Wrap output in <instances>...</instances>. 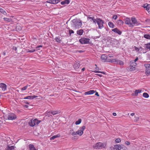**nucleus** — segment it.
<instances>
[{"label": "nucleus", "instance_id": "nucleus-1", "mask_svg": "<svg viewBox=\"0 0 150 150\" xmlns=\"http://www.w3.org/2000/svg\"><path fill=\"white\" fill-rule=\"evenodd\" d=\"M72 26L74 29H76L80 28L82 25L81 21L77 19H74L72 21Z\"/></svg>", "mask_w": 150, "mask_h": 150}, {"label": "nucleus", "instance_id": "nucleus-2", "mask_svg": "<svg viewBox=\"0 0 150 150\" xmlns=\"http://www.w3.org/2000/svg\"><path fill=\"white\" fill-rule=\"evenodd\" d=\"M105 146V143L98 142L93 145V148L96 149H100L104 148Z\"/></svg>", "mask_w": 150, "mask_h": 150}, {"label": "nucleus", "instance_id": "nucleus-3", "mask_svg": "<svg viewBox=\"0 0 150 150\" xmlns=\"http://www.w3.org/2000/svg\"><path fill=\"white\" fill-rule=\"evenodd\" d=\"M137 65V64L136 62H132L131 61L129 67L127 68V70L128 71H133L135 70Z\"/></svg>", "mask_w": 150, "mask_h": 150}, {"label": "nucleus", "instance_id": "nucleus-4", "mask_svg": "<svg viewBox=\"0 0 150 150\" xmlns=\"http://www.w3.org/2000/svg\"><path fill=\"white\" fill-rule=\"evenodd\" d=\"M6 118L8 120H13L16 118V116L13 113H9L5 116Z\"/></svg>", "mask_w": 150, "mask_h": 150}, {"label": "nucleus", "instance_id": "nucleus-5", "mask_svg": "<svg viewBox=\"0 0 150 150\" xmlns=\"http://www.w3.org/2000/svg\"><path fill=\"white\" fill-rule=\"evenodd\" d=\"M90 39L89 38H83L79 39V41L82 44H88L89 43Z\"/></svg>", "mask_w": 150, "mask_h": 150}, {"label": "nucleus", "instance_id": "nucleus-6", "mask_svg": "<svg viewBox=\"0 0 150 150\" xmlns=\"http://www.w3.org/2000/svg\"><path fill=\"white\" fill-rule=\"evenodd\" d=\"M97 23L98 25V27L99 29H101L103 27V24L104 22L100 18H96V23Z\"/></svg>", "mask_w": 150, "mask_h": 150}, {"label": "nucleus", "instance_id": "nucleus-7", "mask_svg": "<svg viewBox=\"0 0 150 150\" xmlns=\"http://www.w3.org/2000/svg\"><path fill=\"white\" fill-rule=\"evenodd\" d=\"M146 68L145 74L147 76L150 75V64H146L144 65Z\"/></svg>", "mask_w": 150, "mask_h": 150}, {"label": "nucleus", "instance_id": "nucleus-8", "mask_svg": "<svg viewBox=\"0 0 150 150\" xmlns=\"http://www.w3.org/2000/svg\"><path fill=\"white\" fill-rule=\"evenodd\" d=\"M86 129V127L85 126H83L82 127L80 128V130H78L77 131V134L78 135L81 136L83 133V131Z\"/></svg>", "mask_w": 150, "mask_h": 150}, {"label": "nucleus", "instance_id": "nucleus-9", "mask_svg": "<svg viewBox=\"0 0 150 150\" xmlns=\"http://www.w3.org/2000/svg\"><path fill=\"white\" fill-rule=\"evenodd\" d=\"M125 23L129 25V27H133L132 24L131 22L130 19L129 18H127L125 19Z\"/></svg>", "mask_w": 150, "mask_h": 150}, {"label": "nucleus", "instance_id": "nucleus-10", "mask_svg": "<svg viewBox=\"0 0 150 150\" xmlns=\"http://www.w3.org/2000/svg\"><path fill=\"white\" fill-rule=\"evenodd\" d=\"M87 20L88 21H89L91 22H93V23L96 24V19H95L93 16L91 17L90 16H87Z\"/></svg>", "mask_w": 150, "mask_h": 150}, {"label": "nucleus", "instance_id": "nucleus-11", "mask_svg": "<svg viewBox=\"0 0 150 150\" xmlns=\"http://www.w3.org/2000/svg\"><path fill=\"white\" fill-rule=\"evenodd\" d=\"M131 21L132 22V24L133 27L137 25H138V22L135 17H132L131 18Z\"/></svg>", "mask_w": 150, "mask_h": 150}, {"label": "nucleus", "instance_id": "nucleus-12", "mask_svg": "<svg viewBox=\"0 0 150 150\" xmlns=\"http://www.w3.org/2000/svg\"><path fill=\"white\" fill-rule=\"evenodd\" d=\"M112 31L115 33L118 34L119 35H121L122 33V32L120 30L117 28H115L112 29Z\"/></svg>", "mask_w": 150, "mask_h": 150}, {"label": "nucleus", "instance_id": "nucleus-13", "mask_svg": "<svg viewBox=\"0 0 150 150\" xmlns=\"http://www.w3.org/2000/svg\"><path fill=\"white\" fill-rule=\"evenodd\" d=\"M117 59H108L107 60V62H110L111 63L116 64V63H117Z\"/></svg>", "mask_w": 150, "mask_h": 150}, {"label": "nucleus", "instance_id": "nucleus-14", "mask_svg": "<svg viewBox=\"0 0 150 150\" xmlns=\"http://www.w3.org/2000/svg\"><path fill=\"white\" fill-rule=\"evenodd\" d=\"M143 7L146 8V9L148 12L150 13V5L147 4H145L143 5Z\"/></svg>", "mask_w": 150, "mask_h": 150}, {"label": "nucleus", "instance_id": "nucleus-15", "mask_svg": "<svg viewBox=\"0 0 150 150\" xmlns=\"http://www.w3.org/2000/svg\"><path fill=\"white\" fill-rule=\"evenodd\" d=\"M142 92V90L141 89H137L134 92V93L132 94V96L133 95H134L135 96H137L138 94L139 93H141Z\"/></svg>", "mask_w": 150, "mask_h": 150}, {"label": "nucleus", "instance_id": "nucleus-16", "mask_svg": "<svg viewBox=\"0 0 150 150\" xmlns=\"http://www.w3.org/2000/svg\"><path fill=\"white\" fill-rule=\"evenodd\" d=\"M59 1V0H52L47 1L46 2L47 3L54 4L58 3Z\"/></svg>", "mask_w": 150, "mask_h": 150}, {"label": "nucleus", "instance_id": "nucleus-17", "mask_svg": "<svg viewBox=\"0 0 150 150\" xmlns=\"http://www.w3.org/2000/svg\"><path fill=\"white\" fill-rule=\"evenodd\" d=\"M0 87L3 91H4L6 89V86L4 83H1Z\"/></svg>", "mask_w": 150, "mask_h": 150}, {"label": "nucleus", "instance_id": "nucleus-18", "mask_svg": "<svg viewBox=\"0 0 150 150\" xmlns=\"http://www.w3.org/2000/svg\"><path fill=\"white\" fill-rule=\"evenodd\" d=\"M95 91L93 90H91L88 91L86 92L84 94L85 95H91L94 94Z\"/></svg>", "mask_w": 150, "mask_h": 150}, {"label": "nucleus", "instance_id": "nucleus-19", "mask_svg": "<svg viewBox=\"0 0 150 150\" xmlns=\"http://www.w3.org/2000/svg\"><path fill=\"white\" fill-rule=\"evenodd\" d=\"M14 147L13 146L8 145L5 148L6 150H13Z\"/></svg>", "mask_w": 150, "mask_h": 150}, {"label": "nucleus", "instance_id": "nucleus-20", "mask_svg": "<svg viewBox=\"0 0 150 150\" xmlns=\"http://www.w3.org/2000/svg\"><path fill=\"white\" fill-rule=\"evenodd\" d=\"M101 59L103 60L104 62H107V56L105 55V54H102L101 55Z\"/></svg>", "mask_w": 150, "mask_h": 150}, {"label": "nucleus", "instance_id": "nucleus-21", "mask_svg": "<svg viewBox=\"0 0 150 150\" xmlns=\"http://www.w3.org/2000/svg\"><path fill=\"white\" fill-rule=\"evenodd\" d=\"M28 123L29 125L31 127H34L35 126V124L34 123L33 120L32 119L29 120Z\"/></svg>", "mask_w": 150, "mask_h": 150}, {"label": "nucleus", "instance_id": "nucleus-22", "mask_svg": "<svg viewBox=\"0 0 150 150\" xmlns=\"http://www.w3.org/2000/svg\"><path fill=\"white\" fill-rule=\"evenodd\" d=\"M116 64H118L120 65H123L124 64V62L122 61L117 59Z\"/></svg>", "mask_w": 150, "mask_h": 150}, {"label": "nucleus", "instance_id": "nucleus-23", "mask_svg": "<svg viewBox=\"0 0 150 150\" xmlns=\"http://www.w3.org/2000/svg\"><path fill=\"white\" fill-rule=\"evenodd\" d=\"M29 147L30 150H37L34 146L32 144H30L29 145Z\"/></svg>", "mask_w": 150, "mask_h": 150}, {"label": "nucleus", "instance_id": "nucleus-24", "mask_svg": "<svg viewBox=\"0 0 150 150\" xmlns=\"http://www.w3.org/2000/svg\"><path fill=\"white\" fill-rule=\"evenodd\" d=\"M70 3V1L69 0H64L61 2V4L62 5H64L66 4H68Z\"/></svg>", "mask_w": 150, "mask_h": 150}, {"label": "nucleus", "instance_id": "nucleus-25", "mask_svg": "<svg viewBox=\"0 0 150 150\" xmlns=\"http://www.w3.org/2000/svg\"><path fill=\"white\" fill-rule=\"evenodd\" d=\"M34 123L35 124V126L38 125L40 122V120H39L37 119H35L33 120Z\"/></svg>", "mask_w": 150, "mask_h": 150}, {"label": "nucleus", "instance_id": "nucleus-26", "mask_svg": "<svg viewBox=\"0 0 150 150\" xmlns=\"http://www.w3.org/2000/svg\"><path fill=\"white\" fill-rule=\"evenodd\" d=\"M83 33V30L82 29H80L77 31V34L79 35H82Z\"/></svg>", "mask_w": 150, "mask_h": 150}, {"label": "nucleus", "instance_id": "nucleus-27", "mask_svg": "<svg viewBox=\"0 0 150 150\" xmlns=\"http://www.w3.org/2000/svg\"><path fill=\"white\" fill-rule=\"evenodd\" d=\"M117 23L118 25H121L123 24L124 22L122 20H119L117 21Z\"/></svg>", "mask_w": 150, "mask_h": 150}, {"label": "nucleus", "instance_id": "nucleus-28", "mask_svg": "<svg viewBox=\"0 0 150 150\" xmlns=\"http://www.w3.org/2000/svg\"><path fill=\"white\" fill-rule=\"evenodd\" d=\"M60 135L59 134H57V135H54L52 137L50 138V139L51 140L54 139L55 138L57 137H60Z\"/></svg>", "mask_w": 150, "mask_h": 150}, {"label": "nucleus", "instance_id": "nucleus-29", "mask_svg": "<svg viewBox=\"0 0 150 150\" xmlns=\"http://www.w3.org/2000/svg\"><path fill=\"white\" fill-rule=\"evenodd\" d=\"M108 25L110 28H113L115 27V25L112 22H109L108 23Z\"/></svg>", "mask_w": 150, "mask_h": 150}, {"label": "nucleus", "instance_id": "nucleus-30", "mask_svg": "<svg viewBox=\"0 0 150 150\" xmlns=\"http://www.w3.org/2000/svg\"><path fill=\"white\" fill-rule=\"evenodd\" d=\"M74 68L76 69H78L79 67V64L77 63H75L74 65Z\"/></svg>", "mask_w": 150, "mask_h": 150}, {"label": "nucleus", "instance_id": "nucleus-31", "mask_svg": "<svg viewBox=\"0 0 150 150\" xmlns=\"http://www.w3.org/2000/svg\"><path fill=\"white\" fill-rule=\"evenodd\" d=\"M134 48H135V50L137 52H139L140 50H142V48L141 47H140L139 48H138L137 47H136L134 46Z\"/></svg>", "mask_w": 150, "mask_h": 150}, {"label": "nucleus", "instance_id": "nucleus-32", "mask_svg": "<svg viewBox=\"0 0 150 150\" xmlns=\"http://www.w3.org/2000/svg\"><path fill=\"white\" fill-rule=\"evenodd\" d=\"M143 96L146 98H148L149 97V94L146 93H144L143 94Z\"/></svg>", "mask_w": 150, "mask_h": 150}, {"label": "nucleus", "instance_id": "nucleus-33", "mask_svg": "<svg viewBox=\"0 0 150 150\" xmlns=\"http://www.w3.org/2000/svg\"><path fill=\"white\" fill-rule=\"evenodd\" d=\"M16 30L17 31H19L21 30V28L20 25H18L16 26Z\"/></svg>", "mask_w": 150, "mask_h": 150}, {"label": "nucleus", "instance_id": "nucleus-34", "mask_svg": "<svg viewBox=\"0 0 150 150\" xmlns=\"http://www.w3.org/2000/svg\"><path fill=\"white\" fill-rule=\"evenodd\" d=\"M144 37L147 39H150V35L145 34L144 35Z\"/></svg>", "mask_w": 150, "mask_h": 150}, {"label": "nucleus", "instance_id": "nucleus-35", "mask_svg": "<svg viewBox=\"0 0 150 150\" xmlns=\"http://www.w3.org/2000/svg\"><path fill=\"white\" fill-rule=\"evenodd\" d=\"M0 12L3 13L4 15H6L7 14L6 11L1 8L0 9Z\"/></svg>", "mask_w": 150, "mask_h": 150}, {"label": "nucleus", "instance_id": "nucleus-36", "mask_svg": "<svg viewBox=\"0 0 150 150\" xmlns=\"http://www.w3.org/2000/svg\"><path fill=\"white\" fill-rule=\"evenodd\" d=\"M53 115H54L56 114H58L59 113V112L58 111H51L50 112Z\"/></svg>", "mask_w": 150, "mask_h": 150}, {"label": "nucleus", "instance_id": "nucleus-37", "mask_svg": "<svg viewBox=\"0 0 150 150\" xmlns=\"http://www.w3.org/2000/svg\"><path fill=\"white\" fill-rule=\"evenodd\" d=\"M81 120L80 119H79L78 120L76 121L75 122V124L76 125H78L81 123Z\"/></svg>", "mask_w": 150, "mask_h": 150}, {"label": "nucleus", "instance_id": "nucleus-38", "mask_svg": "<svg viewBox=\"0 0 150 150\" xmlns=\"http://www.w3.org/2000/svg\"><path fill=\"white\" fill-rule=\"evenodd\" d=\"M54 40L56 42H61V40L60 39V38H59L58 37H56Z\"/></svg>", "mask_w": 150, "mask_h": 150}, {"label": "nucleus", "instance_id": "nucleus-39", "mask_svg": "<svg viewBox=\"0 0 150 150\" xmlns=\"http://www.w3.org/2000/svg\"><path fill=\"white\" fill-rule=\"evenodd\" d=\"M93 72H94L95 73H101L102 74H105V73L104 72H103V71H92Z\"/></svg>", "mask_w": 150, "mask_h": 150}, {"label": "nucleus", "instance_id": "nucleus-40", "mask_svg": "<svg viewBox=\"0 0 150 150\" xmlns=\"http://www.w3.org/2000/svg\"><path fill=\"white\" fill-rule=\"evenodd\" d=\"M71 131H73V132H72L71 134L72 135L75 136V135H77V134L76 133L77 131L76 132H74V131H73V130H71L70 131V132H71Z\"/></svg>", "mask_w": 150, "mask_h": 150}, {"label": "nucleus", "instance_id": "nucleus-41", "mask_svg": "<svg viewBox=\"0 0 150 150\" xmlns=\"http://www.w3.org/2000/svg\"><path fill=\"white\" fill-rule=\"evenodd\" d=\"M121 141V139L120 138H117L115 140V142L116 143H117L120 142Z\"/></svg>", "mask_w": 150, "mask_h": 150}, {"label": "nucleus", "instance_id": "nucleus-42", "mask_svg": "<svg viewBox=\"0 0 150 150\" xmlns=\"http://www.w3.org/2000/svg\"><path fill=\"white\" fill-rule=\"evenodd\" d=\"M3 19L4 20L6 21H7V22H10L11 21V19L6 17H4V18Z\"/></svg>", "mask_w": 150, "mask_h": 150}, {"label": "nucleus", "instance_id": "nucleus-43", "mask_svg": "<svg viewBox=\"0 0 150 150\" xmlns=\"http://www.w3.org/2000/svg\"><path fill=\"white\" fill-rule=\"evenodd\" d=\"M146 48L150 50V42L145 44Z\"/></svg>", "mask_w": 150, "mask_h": 150}, {"label": "nucleus", "instance_id": "nucleus-44", "mask_svg": "<svg viewBox=\"0 0 150 150\" xmlns=\"http://www.w3.org/2000/svg\"><path fill=\"white\" fill-rule=\"evenodd\" d=\"M28 85H27L26 86H24L22 88H21V90L22 91H25L28 88Z\"/></svg>", "mask_w": 150, "mask_h": 150}, {"label": "nucleus", "instance_id": "nucleus-45", "mask_svg": "<svg viewBox=\"0 0 150 150\" xmlns=\"http://www.w3.org/2000/svg\"><path fill=\"white\" fill-rule=\"evenodd\" d=\"M24 99H31V96H27L25 97L24 98Z\"/></svg>", "mask_w": 150, "mask_h": 150}, {"label": "nucleus", "instance_id": "nucleus-46", "mask_svg": "<svg viewBox=\"0 0 150 150\" xmlns=\"http://www.w3.org/2000/svg\"><path fill=\"white\" fill-rule=\"evenodd\" d=\"M117 16L116 15H114L112 17V19L114 20H116L117 18Z\"/></svg>", "mask_w": 150, "mask_h": 150}, {"label": "nucleus", "instance_id": "nucleus-47", "mask_svg": "<svg viewBox=\"0 0 150 150\" xmlns=\"http://www.w3.org/2000/svg\"><path fill=\"white\" fill-rule=\"evenodd\" d=\"M74 33V31L71 30H69V33L70 34H71V33Z\"/></svg>", "mask_w": 150, "mask_h": 150}, {"label": "nucleus", "instance_id": "nucleus-48", "mask_svg": "<svg viewBox=\"0 0 150 150\" xmlns=\"http://www.w3.org/2000/svg\"><path fill=\"white\" fill-rule=\"evenodd\" d=\"M125 144L127 145H130V143L129 142L126 141L125 142Z\"/></svg>", "mask_w": 150, "mask_h": 150}, {"label": "nucleus", "instance_id": "nucleus-49", "mask_svg": "<svg viewBox=\"0 0 150 150\" xmlns=\"http://www.w3.org/2000/svg\"><path fill=\"white\" fill-rule=\"evenodd\" d=\"M31 99H33L35 98L36 97H38V96L34 95L33 96H31Z\"/></svg>", "mask_w": 150, "mask_h": 150}, {"label": "nucleus", "instance_id": "nucleus-50", "mask_svg": "<svg viewBox=\"0 0 150 150\" xmlns=\"http://www.w3.org/2000/svg\"><path fill=\"white\" fill-rule=\"evenodd\" d=\"M138 59V58L137 57L136 59H135L134 61H131L132 62H136L137 61V60Z\"/></svg>", "mask_w": 150, "mask_h": 150}, {"label": "nucleus", "instance_id": "nucleus-51", "mask_svg": "<svg viewBox=\"0 0 150 150\" xmlns=\"http://www.w3.org/2000/svg\"><path fill=\"white\" fill-rule=\"evenodd\" d=\"M35 51V49H33V50H30L29 52H34Z\"/></svg>", "mask_w": 150, "mask_h": 150}, {"label": "nucleus", "instance_id": "nucleus-52", "mask_svg": "<svg viewBox=\"0 0 150 150\" xmlns=\"http://www.w3.org/2000/svg\"><path fill=\"white\" fill-rule=\"evenodd\" d=\"M42 47V45H41L38 46H37V47H36V49H37V48H40V47Z\"/></svg>", "mask_w": 150, "mask_h": 150}, {"label": "nucleus", "instance_id": "nucleus-53", "mask_svg": "<svg viewBox=\"0 0 150 150\" xmlns=\"http://www.w3.org/2000/svg\"><path fill=\"white\" fill-rule=\"evenodd\" d=\"M108 56L109 57L111 58V57H113V55L112 54H109L108 55Z\"/></svg>", "mask_w": 150, "mask_h": 150}, {"label": "nucleus", "instance_id": "nucleus-54", "mask_svg": "<svg viewBox=\"0 0 150 150\" xmlns=\"http://www.w3.org/2000/svg\"><path fill=\"white\" fill-rule=\"evenodd\" d=\"M96 75H97L98 76H99L100 77H101L102 76V75L100 74H97Z\"/></svg>", "mask_w": 150, "mask_h": 150}, {"label": "nucleus", "instance_id": "nucleus-55", "mask_svg": "<svg viewBox=\"0 0 150 150\" xmlns=\"http://www.w3.org/2000/svg\"><path fill=\"white\" fill-rule=\"evenodd\" d=\"M95 95L97 96H99L98 92H96Z\"/></svg>", "mask_w": 150, "mask_h": 150}, {"label": "nucleus", "instance_id": "nucleus-56", "mask_svg": "<svg viewBox=\"0 0 150 150\" xmlns=\"http://www.w3.org/2000/svg\"><path fill=\"white\" fill-rule=\"evenodd\" d=\"M112 115L114 116H116V115H117V114H116V113L113 112L112 113Z\"/></svg>", "mask_w": 150, "mask_h": 150}, {"label": "nucleus", "instance_id": "nucleus-57", "mask_svg": "<svg viewBox=\"0 0 150 150\" xmlns=\"http://www.w3.org/2000/svg\"><path fill=\"white\" fill-rule=\"evenodd\" d=\"M135 115V113H132L130 115L132 116H133Z\"/></svg>", "mask_w": 150, "mask_h": 150}, {"label": "nucleus", "instance_id": "nucleus-58", "mask_svg": "<svg viewBox=\"0 0 150 150\" xmlns=\"http://www.w3.org/2000/svg\"><path fill=\"white\" fill-rule=\"evenodd\" d=\"M40 98H38V99H43V97L41 96H39Z\"/></svg>", "mask_w": 150, "mask_h": 150}, {"label": "nucleus", "instance_id": "nucleus-59", "mask_svg": "<svg viewBox=\"0 0 150 150\" xmlns=\"http://www.w3.org/2000/svg\"><path fill=\"white\" fill-rule=\"evenodd\" d=\"M85 70V68H83L82 69V71H84Z\"/></svg>", "mask_w": 150, "mask_h": 150}, {"label": "nucleus", "instance_id": "nucleus-60", "mask_svg": "<svg viewBox=\"0 0 150 150\" xmlns=\"http://www.w3.org/2000/svg\"><path fill=\"white\" fill-rule=\"evenodd\" d=\"M96 70H99V68L98 67H96Z\"/></svg>", "mask_w": 150, "mask_h": 150}, {"label": "nucleus", "instance_id": "nucleus-61", "mask_svg": "<svg viewBox=\"0 0 150 150\" xmlns=\"http://www.w3.org/2000/svg\"><path fill=\"white\" fill-rule=\"evenodd\" d=\"M27 104H28L29 103L28 102H26L25 103Z\"/></svg>", "mask_w": 150, "mask_h": 150}, {"label": "nucleus", "instance_id": "nucleus-62", "mask_svg": "<svg viewBox=\"0 0 150 150\" xmlns=\"http://www.w3.org/2000/svg\"><path fill=\"white\" fill-rule=\"evenodd\" d=\"M137 120H138L139 119V118L138 117H137Z\"/></svg>", "mask_w": 150, "mask_h": 150}, {"label": "nucleus", "instance_id": "nucleus-63", "mask_svg": "<svg viewBox=\"0 0 150 150\" xmlns=\"http://www.w3.org/2000/svg\"><path fill=\"white\" fill-rule=\"evenodd\" d=\"M95 66L96 67H97V65H96V64H95Z\"/></svg>", "mask_w": 150, "mask_h": 150}, {"label": "nucleus", "instance_id": "nucleus-64", "mask_svg": "<svg viewBox=\"0 0 150 150\" xmlns=\"http://www.w3.org/2000/svg\"><path fill=\"white\" fill-rule=\"evenodd\" d=\"M40 50V49H38L37 50Z\"/></svg>", "mask_w": 150, "mask_h": 150}]
</instances>
